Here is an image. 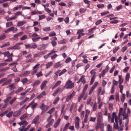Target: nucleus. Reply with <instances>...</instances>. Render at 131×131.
<instances>
[{
	"instance_id": "1",
	"label": "nucleus",
	"mask_w": 131,
	"mask_h": 131,
	"mask_svg": "<svg viewBox=\"0 0 131 131\" xmlns=\"http://www.w3.org/2000/svg\"><path fill=\"white\" fill-rule=\"evenodd\" d=\"M74 85V83L72 82L70 80H68L65 84L64 87L67 89H71Z\"/></svg>"
},
{
	"instance_id": "2",
	"label": "nucleus",
	"mask_w": 131,
	"mask_h": 131,
	"mask_svg": "<svg viewBox=\"0 0 131 131\" xmlns=\"http://www.w3.org/2000/svg\"><path fill=\"white\" fill-rule=\"evenodd\" d=\"M39 107L42 110V114L47 110L49 108V106L45 105L43 103Z\"/></svg>"
},
{
	"instance_id": "3",
	"label": "nucleus",
	"mask_w": 131,
	"mask_h": 131,
	"mask_svg": "<svg viewBox=\"0 0 131 131\" xmlns=\"http://www.w3.org/2000/svg\"><path fill=\"white\" fill-rule=\"evenodd\" d=\"M75 92L73 91L72 93L70 94L67 96V97L66 98V101L67 102H69L75 95Z\"/></svg>"
},
{
	"instance_id": "4",
	"label": "nucleus",
	"mask_w": 131,
	"mask_h": 131,
	"mask_svg": "<svg viewBox=\"0 0 131 131\" xmlns=\"http://www.w3.org/2000/svg\"><path fill=\"white\" fill-rule=\"evenodd\" d=\"M80 119L78 117H77L75 121V127L77 129H78L79 127V121Z\"/></svg>"
},
{
	"instance_id": "5",
	"label": "nucleus",
	"mask_w": 131,
	"mask_h": 131,
	"mask_svg": "<svg viewBox=\"0 0 131 131\" xmlns=\"http://www.w3.org/2000/svg\"><path fill=\"white\" fill-rule=\"evenodd\" d=\"M115 123H114L113 125V129H118V131H120V129L118 128L119 127L118 125V120H116L115 121Z\"/></svg>"
},
{
	"instance_id": "6",
	"label": "nucleus",
	"mask_w": 131,
	"mask_h": 131,
	"mask_svg": "<svg viewBox=\"0 0 131 131\" xmlns=\"http://www.w3.org/2000/svg\"><path fill=\"white\" fill-rule=\"evenodd\" d=\"M118 120L119 124L120 125V126L118 128L119 129L120 131H122L123 130V127H124V125L122 124V119H119Z\"/></svg>"
},
{
	"instance_id": "7",
	"label": "nucleus",
	"mask_w": 131,
	"mask_h": 131,
	"mask_svg": "<svg viewBox=\"0 0 131 131\" xmlns=\"http://www.w3.org/2000/svg\"><path fill=\"white\" fill-rule=\"evenodd\" d=\"M61 90V89L60 88H58L54 91L52 95L54 96H55Z\"/></svg>"
},
{
	"instance_id": "8",
	"label": "nucleus",
	"mask_w": 131,
	"mask_h": 131,
	"mask_svg": "<svg viewBox=\"0 0 131 131\" xmlns=\"http://www.w3.org/2000/svg\"><path fill=\"white\" fill-rule=\"evenodd\" d=\"M21 113V112L20 110H18L17 111L14 112L13 114V116L15 117H17L20 115Z\"/></svg>"
},
{
	"instance_id": "9",
	"label": "nucleus",
	"mask_w": 131,
	"mask_h": 131,
	"mask_svg": "<svg viewBox=\"0 0 131 131\" xmlns=\"http://www.w3.org/2000/svg\"><path fill=\"white\" fill-rule=\"evenodd\" d=\"M39 116L38 115L36 116L34 118L32 122V123L36 124L39 120Z\"/></svg>"
},
{
	"instance_id": "10",
	"label": "nucleus",
	"mask_w": 131,
	"mask_h": 131,
	"mask_svg": "<svg viewBox=\"0 0 131 131\" xmlns=\"http://www.w3.org/2000/svg\"><path fill=\"white\" fill-rule=\"evenodd\" d=\"M47 44H42L39 45V46L40 47L38 48H37V50H43L45 49L46 47Z\"/></svg>"
},
{
	"instance_id": "11",
	"label": "nucleus",
	"mask_w": 131,
	"mask_h": 131,
	"mask_svg": "<svg viewBox=\"0 0 131 131\" xmlns=\"http://www.w3.org/2000/svg\"><path fill=\"white\" fill-rule=\"evenodd\" d=\"M61 121L60 118H59L56 122L54 125V128H56L59 125Z\"/></svg>"
},
{
	"instance_id": "12",
	"label": "nucleus",
	"mask_w": 131,
	"mask_h": 131,
	"mask_svg": "<svg viewBox=\"0 0 131 131\" xmlns=\"http://www.w3.org/2000/svg\"><path fill=\"white\" fill-rule=\"evenodd\" d=\"M96 70V69H94L92 70L90 72V73L91 74L92 77H96L95 75L96 74V72H95Z\"/></svg>"
},
{
	"instance_id": "13",
	"label": "nucleus",
	"mask_w": 131,
	"mask_h": 131,
	"mask_svg": "<svg viewBox=\"0 0 131 131\" xmlns=\"http://www.w3.org/2000/svg\"><path fill=\"white\" fill-rule=\"evenodd\" d=\"M85 92H82L81 93L80 95L78 97V101L80 102L82 98L84 96L85 94Z\"/></svg>"
},
{
	"instance_id": "14",
	"label": "nucleus",
	"mask_w": 131,
	"mask_h": 131,
	"mask_svg": "<svg viewBox=\"0 0 131 131\" xmlns=\"http://www.w3.org/2000/svg\"><path fill=\"white\" fill-rule=\"evenodd\" d=\"M47 82V81L46 80L42 82L40 86L41 89V90H42L45 86Z\"/></svg>"
},
{
	"instance_id": "15",
	"label": "nucleus",
	"mask_w": 131,
	"mask_h": 131,
	"mask_svg": "<svg viewBox=\"0 0 131 131\" xmlns=\"http://www.w3.org/2000/svg\"><path fill=\"white\" fill-rule=\"evenodd\" d=\"M26 22L25 21H20L17 23V26H21L23 25L24 24H26Z\"/></svg>"
},
{
	"instance_id": "16",
	"label": "nucleus",
	"mask_w": 131,
	"mask_h": 131,
	"mask_svg": "<svg viewBox=\"0 0 131 131\" xmlns=\"http://www.w3.org/2000/svg\"><path fill=\"white\" fill-rule=\"evenodd\" d=\"M106 130L107 131H113L112 127L110 124H108L107 125Z\"/></svg>"
},
{
	"instance_id": "17",
	"label": "nucleus",
	"mask_w": 131,
	"mask_h": 131,
	"mask_svg": "<svg viewBox=\"0 0 131 131\" xmlns=\"http://www.w3.org/2000/svg\"><path fill=\"white\" fill-rule=\"evenodd\" d=\"M44 54L43 52H39L35 54L34 55V58H36L42 54Z\"/></svg>"
},
{
	"instance_id": "18",
	"label": "nucleus",
	"mask_w": 131,
	"mask_h": 131,
	"mask_svg": "<svg viewBox=\"0 0 131 131\" xmlns=\"http://www.w3.org/2000/svg\"><path fill=\"white\" fill-rule=\"evenodd\" d=\"M8 95H8L6 96L7 98L4 100V101L5 103H7L12 98V97L11 96H8Z\"/></svg>"
},
{
	"instance_id": "19",
	"label": "nucleus",
	"mask_w": 131,
	"mask_h": 131,
	"mask_svg": "<svg viewBox=\"0 0 131 131\" xmlns=\"http://www.w3.org/2000/svg\"><path fill=\"white\" fill-rule=\"evenodd\" d=\"M12 81L11 80H8L6 81H5L4 82L2 85V86H4L5 85H8L9 83H10Z\"/></svg>"
},
{
	"instance_id": "20",
	"label": "nucleus",
	"mask_w": 131,
	"mask_h": 131,
	"mask_svg": "<svg viewBox=\"0 0 131 131\" xmlns=\"http://www.w3.org/2000/svg\"><path fill=\"white\" fill-rule=\"evenodd\" d=\"M61 71L60 70H59L55 73V74L56 75H54L53 77L54 79V80H57L58 77V74Z\"/></svg>"
},
{
	"instance_id": "21",
	"label": "nucleus",
	"mask_w": 131,
	"mask_h": 131,
	"mask_svg": "<svg viewBox=\"0 0 131 131\" xmlns=\"http://www.w3.org/2000/svg\"><path fill=\"white\" fill-rule=\"evenodd\" d=\"M46 94V92L43 91L37 97V98L39 99L41 98L42 96Z\"/></svg>"
},
{
	"instance_id": "22",
	"label": "nucleus",
	"mask_w": 131,
	"mask_h": 131,
	"mask_svg": "<svg viewBox=\"0 0 131 131\" xmlns=\"http://www.w3.org/2000/svg\"><path fill=\"white\" fill-rule=\"evenodd\" d=\"M21 82H22L23 84H24L26 83L29 84V83H28V80L27 78H24L23 79Z\"/></svg>"
},
{
	"instance_id": "23",
	"label": "nucleus",
	"mask_w": 131,
	"mask_h": 131,
	"mask_svg": "<svg viewBox=\"0 0 131 131\" xmlns=\"http://www.w3.org/2000/svg\"><path fill=\"white\" fill-rule=\"evenodd\" d=\"M7 88H9L10 90L13 89H14L15 88V86L14 84H12L9 85L8 86L6 87Z\"/></svg>"
},
{
	"instance_id": "24",
	"label": "nucleus",
	"mask_w": 131,
	"mask_h": 131,
	"mask_svg": "<svg viewBox=\"0 0 131 131\" xmlns=\"http://www.w3.org/2000/svg\"><path fill=\"white\" fill-rule=\"evenodd\" d=\"M98 120L99 121H100L102 118V115L101 112H99L98 113Z\"/></svg>"
},
{
	"instance_id": "25",
	"label": "nucleus",
	"mask_w": 131,
	"mask_h": 131,
	"mask_svg": "<svg viewBox=\"0 0 131 131\" xmlns=\"http://www.w3.org/2000/svg\"><path fill=\"white\" fill-rule=\"evenodd\" d=\"M123 109L122 108H120L119 110V112L118 114V120H119V119H121L120 118V115H122L123 113Z\"/></svg>"
},
{
	"instance_id": "26",
	"label": "nucleus",
	"mask_w": 131,
	"mask_h": 131,
	"mask_svg": "<svg viewBox=\"0 0 131 131\" xmlns=\"http://www.w3.org/2000/svg\"><path fill=\"white\" fill-rule=\"evenodd\" d=\"M13 24L12 21H9L6 23V27H8L13 25Z\"/></svg>"
},
{
	"instance_id": "27",
	"label": "nucleus",
	"mask_w": 131,
	"mask_h": 131,
	"mask_svg": "<svg viewBox=\"0 0 131 131\" xmlns=\"http://www.w3.org/2000/svg\"><path fill=\"white\" fill-rule=\"evenodd\" d=\"M61 64L60 62H58L56 63L54 66V67L57 68L59 67H61Z\"/></svg>"
},
{
	"instance_id": "28",
	"label": "nucleus",
	"mask_w": 131,
	"mask_h": 131,
	"mask_svg": "<svg viewBox=\"0 0 131 131\" xmlns=\"http://www.w3.org/2000/svg\"><path fill=\"white\" fill-rule=\"evenodd\" d=\"M70 125V124L69 123H68L66 124L63 128V130L64 131L67 130L68 129V127Z\"/></svg>"
},
{
	"instance_id": "29",
	"label": "nucleus",
	"mask_w": 131,
	"mask_h": 131,
	"mask_svg": "<svg viewBox=\"0 0 131 131\" xmlns=\"http://www.w3.org/2000/svg\"><path fill=\"white\" fill-rule=\"evenodd\" d=\"M30 73V72L29 71H26L23 72L22 75L24 76H27L28 74Z\"/></svg>"
},
{
	"instance_id": "30",
	"label": "nucleus",
	"mask_w": 131,
	"mask_h": 131,
	"mask_svg": "<svg viewBox=\"0 0 131 131\" xmlns=\"http://www.w3.org/2000/svg\"><path fill=\"white\" fill-rule=\"evenodd\" d=\"M114 118L115 120H118V117L116 116L115 112H113V115L112 117Z\"/></svg>"
},
{
	"instance_id": "31",
	"label": "nucleus",
	"mask_w": 131,
	"mask_h": 131,
	"mask_svg": "<svg viewBox=\"0 0 131 131\" xmlns=\"http://www.w3.org/2000/svg\"><path fill=\"white\" fill-rule=\"evenodd\" d=\"M97 103L95 102L94 103V105L93 106V111H95L97 108Z\"/></svg>"
},
{
	"instance_id": "32",
	"label": "nucleus",
	"mask_w": 131,
	"mask_h": 131,
	"mask_svg": "<svg viewBox=\"0 0 131 131\" xmlns=\"http://www.w3.org/2000/svg\"><path fill=\"white\" fill-rule=\"evenodd\" d=\"M53 64V62H50L46 64V68L48 69Z\"/></svg>"
},
{
	"instance_id": "33",
	"label": "nucleus",
	"mask_w": 131,
	"mask_h": 131,
	"mask_svg": "<svg viewBox=\"0 0 131 131\" xmlns=\"http://www.w3.org/2000/svg\"><path fill=\"white\" fill-rule=\"evenodd\" d=\"M13 47L14 49H19L21 48L19 46L18 44L15 45Z\"/></svg>"
},
{
	"instance_id": "34",
	"label": "nucleus",
	"mask_w": 131,
	"mask_h": 131,
	"mask_svg": "<svg viewBox=\"0 0 131 131\" xmlns=\"http://www.w3.org/2000/svg\"><path fill=\"white\" fill-rule=\"evenodd\" d=\"M40 83V81L39 80H37L34 82V83L32 84L31 85L33 86L34 87L36 85L39 84Z\"/></svg>"
},
{
	"instance_id": "35",
	"label": "nucleus",
	"mask_w": 131,
	"mask_h": 131,
	"mask_svg": "<svg viewBox=\"0 0 131 131\" xmlns=\"http://www.w3.org/2000/svg\"><path fill=\"white\" fill-rule=\"evenodd\" d=\"M6 37V36L4 34L0 35V41L4 39Z\"/></svg>"
},
{
	"instance_id": "36",
	"label": "nucleus",
	"mask_w": 131,
	"mask_h": 131,
	"mask_svg": "<svg viewBox=\"0 0 131 131\" xmlns=\"http://www.w3.org/2000/svg\"><path fill=\"white\" fill-rule=\"evenodd\" d=\"M57 52V51L55 49H53L50 52L48 53L50 56L55 53Z\"/></svg>"
},
{
	"instance_id": "37",
	"label": "nucleus",
	"mask_w": 131,
	"mask_h": 131,
	"mask_svg": "<svg viewBox=\"0 0 131 131\" xmlns=\"http://www.w3.org/2000/svg\"><path fill=\"white\" fill-rule=\"evenodd\" d=\"M130 78V75L129 73H128L126 76V82H127L129 80Z\"/></svg>"
},
{
	"instance_id": "38",
	"label": "nucleus",
	"mask_w": 131,
	"mask_h": 131,
	"mask_svg": "<svg viewBox=\"0 0 131 131\" xmlns=\"http://www.w3.org/2000/svg\"><path fill=\"white\" fill-rule=\"evenodd\" d=\"M42 29L44 31H48L50 30V28L49 27H44L42 28Z\"/></svg>"
},
{
	"instance_id": "39",
	"label": "nucleus",
	"mask_w": 131,
	"mask_h": 131,
	"mask_svg": "<svg viewBox=\"0 0 131 131\" xmlns=\"http://www.w3.org/2000/svg\"><path fill=\"white\" fill-rule=\"evenodd\" d=\"M109 69V67L108 66H106V68L105 69L103 70L102 72L103 73L105 74V73H106V72H107L108 70Z\"/></svg>"
},
{
	"instance_id": "40",
	"label": "nucleus",
	"mask_w": 131,
	"mask_h": 131,
	"mask_svg": "<svg viewBox=\"0 0 131 131\" xmlns=\"http://www.w3.org/2000/svg\"><path fill=\"white\" fill-rule=\"evenodd\" d=\"M23 90V89L22 87H21L19 88L16 91L15 93L16 94H17L19 92L22 91Z\"/></svg>"
},
{
	"instance_id": "41",
	"label": "nucleus",
	"mask_w": 131,
	"mask_h": 131,
	"mask_svg": "<svg viewBox=\"0 0 131 131\" xmlns=\"http://www.w3.org/2000/svg\"><path fill=\"white\" fill-rule=\"evenodd\" d=\"M125 95L124 94H123L121 96V101L122 102H123L125 99Z\"/></svg>"
},
{
	"instance_id": "42",
	"label": "nucleus",
	"mask_w": 131,
	"mask_h": 131,
	"mask_svg": "<svg viewBox=\"0 0 131 131\" xmlns=\"http://www.w3.org/2000/svg\"><path fill=\"white\" fill-rule=\"evenodd\" d=\"M119 83L121 84L123 82V79L122 78V76L121 75H119Z\"/></svg>"
},
{
	"instance_id": "43",
	"label": "nucleus",
	"mask_w": 131,
	"mask_h": 131,
	"mask_svg": "<svg viewBox=\"0 0 131 131\" xmlns=\"http://www.w3.org/2000/svg\"><path fill=\"white\" fill-rule=\"evenodd\" d=\"M56 35V33L54 31H52L49 34V37H52L55 36Z\"/></svg>"
},
{
	"instance_id": "44",
	"label": "nucleus",
	"mask_w": 131,
	"mask_h": 131,
	"mask_svg": "<svg viewBox=\"0 0 131 131\" xmlns=\"http://www.w3.org/2000/svg\"><path fill=\"white\" fill-rule=\"evenodd\" d=\"M17 18V17L15 15L13 17H11L9 19H7V21L13 20Z\"/></svg>"
},
{
	"instance_id": "45",
	"label": "nucleus",
	"mask_w": 131,
	"mask_h": 131,
	"mask_svg": "<svg viewBox=\"0 0 131 131\" xmlns=\"http://www.w3.org/2000/svg\"><path fill=\"white\" fill-rule=\"evenodd\" d=\"M27 116V115L26 114H23L20 118V119L22 120L23 119L25 118Z\"/></svg>"
},
{
	"instance_id": "46",
	"label": "nucleus",
	"mask_w": 131,
	"mask_h": 131,
	"mask_svg": "<svg viewBox=\"0 0 131 131\" xmlns=\"http://www.w3.org/2000/svg\"><path fill=\"white\" fill-rule=\"evenodd\" d=\"M95 88V86H92L91 88L90 89L89 92V95H90L92 93V92L93 91V90Z\"/></svg>"
},
{
	"instance_id": "47",
	"label": "nucleus",
	"mask_w": 131,
	"mask_h": 131,
	"mask_svg": "<svg viewBox=\"0 0 131 131\" xmlns=\"http://www.w3.org/2000/svg\"><path fill=\"white\" fill-rule=\"evenodd\" d=\"M31 49H35L37 47V46L36 43H34L31 45Z\"/></svg>"
},
{
	"instance_id": "48",
	"label": "nucleus",
	"mask_w": 131,
	"mask_h": 131,
	"mask_svg": "<svg viewBox=\"0 0 131 131\" xmlns=\"http://www.w3.org/2000/svg\"><path fill=\"white\" fill-rule=\"evenodd\" d=\"M66 40L64 39L59 41L58 42V43L59 44H61L64 43H66Z\"/></svg>"
},
{
	"instance_id": "49",
	"label": "nucleus",
	"mask_w": 131,
	"mask_h": 131,
	"mask_svg": "<svg viewBox=\"0 0 131 131\" xmlns=\"http://www.w3.org/2000/svg\"><path fill=\"white\" fill-rule=\"evenodd\" d=\"M41 38L40 37H38L37 38H32V39L33 42H35L38 40V39H40Z\"/></svg>"
},
{
	"instance_id": "50",
	"label": "nucleus",
	"mask_w": 131,
	"mask_h": 131,
	"mask_svg": "<svg viewBox=\"0 0 131 131\" xmlns=\"http://www.w3.org/2000/svg\"><path fill=\"white\" fill-rule=\"evenodd\" d=\"M8 111L7 110L3 112L0 114V116L2 117L4 115L6 114L8 112Z\"/></svg>"
},
{
	"instance_id": "51",
	"label": "nucleus",
	"mask_w": 131,
	"mask_h": 131,
	"mask_svg": "<svg viewBox=\"0 0 131 131\" xmlns=\"http://www.w3.org/2000/svg\"><path fill=\"white\" fill-rule=\"evenodd\" d=\"M67 71V70L65 69H64L62 71L60 72L59 74V76H61L62 74H63L65 72H66Z\"/></svg>"
},
{
	"instance_id": "52",
	"label": "nucleus",
	"mask_w": 131,
	"mask_h": 131,
	"mask_svg": "<svg viewBox=\"0 0 131 131\" xmlns=\"http://www.w3.org/2000/svg\"><path fill=\"white\" fill-rule=\"evenodd\" d=\"M16 99V97H14V98L12 99L9 102L10 104L11 105L15 101Z\"/></svg>"
},
{
	"instance_id": "53",
	"label": "nucleus",
	"mask_w": 131,
	"mask_h": 131,
	"mask_svg": "<svg viewBox=\"0 0 131 131\" xmlns=\"http://www.w3.org/2000/svg\"><path fill=\"white\" fill-rule=\"evenodd\" d=\"M39 18L38 19V20H39L45 18L46 16L45 15H42L39 16Z\"/></svg>"
},
{
	"instance_id": "54",
	"label": "nucleus",
	"mask_w": 131,
	"mask_h": 131,
	"mask_svg": "<svg viewBox=\"0 0 131 131\" xmlns=\"http://www.w3.org/2000/svg\"><path fill=\"white\" fill-rule=\"evenodd\" d=\"M54 110L55 108L53 107L48 112V113L51 114L54 111Z\"/></svg>"
},
{
	"instance_id": "55",
	"label": "nucleus",
	"mask_w": 131,
	"mask_h": 131,
	"mask_svg": "<svg viewBox=\"0 0 131 131\" xmlns=\"http://www.w3.org/2000/svg\"><path fill=\"white\" fill-rule=\"evenodd\" d=\"M25 127V126L23 125L22 126L19 128L18 129L19 131H24L25 128H24Z\"/></svg>"
},
{
	"instance_id": "56",
	"label": "nucleus",
	"mask_w": 131,
	"mask_h": 131,
	"mask_svg": "<svg viewBox=\"0 0 131 131\" xmlns=\"http://www.w3.org/2000/svg\"><path fill=\"white\" fill-rule=\"evenodd\" d=\"M9 67H6L5 68H4L1 69L0 70V71L2 72L3 71H5L9 69Z\"/></svg>"
},
{
	"instance_id": "57",
	"label": "nucleus",
	"mask_w": 131,
	"mask_h": 131,
	"mask_svg": "<svg viewBox=\"0 0 131 131\" xmlns=\"http://www.w3.org/2000/svg\"><path fill=\"white\" fill-rule=\"evenodd\" d=\"M3 54H4L5 57L7 56L8 58L9 57V51L5 52L3 53Z\"/></svg>"
},
{
	"instance_id": "58",
	"label": "nucleus",
	"mask_w": 131,
	"mask_h": 131,
	"mask_svg": "<svg viewBox=\"0 0 131 131\" xmlns=\"http://www.w3.org/2000/svg\"><path fill=\"white\" fill-rule=\"evenodd\" d=\"M40 65L39 63H37L34 66L32 67V70H34L35 69H37V68Z\"/></svg>"
},
{
	"instance_id": "59",
	"label": "nucleus",
	"mask_w": 131,
	"mask_h": 131,
	"mask_svg": "<svg viewBox=\"0 0 131 131\" xmlns=\"http://www.w3.org/2000/svg\"><path fill=\"white\" fill-rule=\"evenodd\" d=\"M59 100V97H58L57 99L54 101L53 102V104H56L58 102Z\"/></svg>"
},
{
	"instance_id": "60",
	"label": "nucleus",
	"mask_w": 131,
	"mask_h": 131,
	"mask_svg": "<svg viewBox=\"0 0 131 131\" xmlns=\"http://www.w3.org/2000/svg\"><path fill=\"white\" fill-rule=\"evenodd\" d=\"M13 113V111H11V112H9L8 114L6 115V116L9 118L12 116Z\"/></svg>"
},
{
	"instance_id": "61",
	"label": "nucleus",
	"mask_w": 131,
	"mask_h": 131,
	"mask_svg": "<svg viewBox=\"0 0 131 131\" xmlns=\"http://www.w3.org/2000/svg\"><path fill=\"white\" fill-rule=\"evenodd\" d=\"M58 55L56 54H55L54 55L51 57V59L52 60H53L55 59Z\"/></svg>"
},
{
	"instance_id": "62",
	"label": "nucleus",
	"mask_w": 131,
	"mask_h": 131,
	"mask_svg": "<svg viewBox=\"0 0 131 131\" xmlns=\"http://www.w3.org/2000/svg\"><path fill=\"white\" fill-rule=\"evenodd\" d=\"M123 7V5H120L118 6L116 8V9L117 10H119L122 8Z\"/></svg>"
},
{
	"instance_id": "63",
	"label": "nucleus",
	"mask_w": 131,
	"mask_h": 131,
	"mask_svg": "<svg viewBox=\"0 0 131 131\" xmlns=\"http://www.w3.org/2000/svg\"><path fill=\"white\" fill-rule=\"evenodd\" d=\"M95 77H92V78L90 81V84L91 85L94 82V80L95 79Z\"/></svg>"
},
{
	"instance_id": "64",
	"label": "nucleus",
	"mask_w": 131,
	"mask_h": 131,
	"mask_svg": "<svg viewBox=\"0 0 131 131\" xmlns=\"http://www.w3.org/2000/svg\"><path fill=\"white\" fill-rule=\"evenodd\" d=\"M86 9L84 8H81L80 9V12L81 13L85 12Z\"/></svg>"
}]
</instances>
